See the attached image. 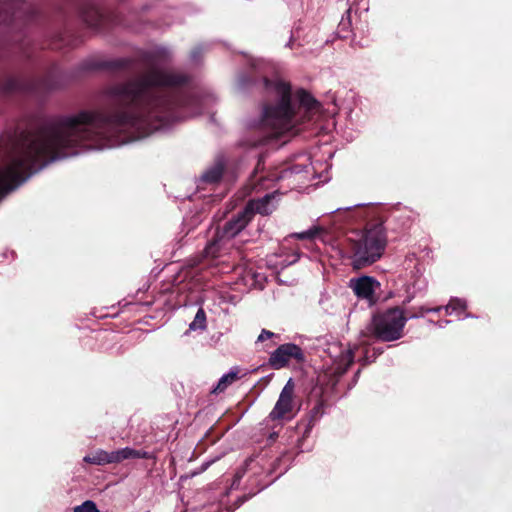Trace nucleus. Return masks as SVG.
<instances>
[{
  "instance_id": "1",
  "label": "nucleus",
  "mask_w": 512,
  "mask_h": 512,
  "mask_svg": "<svg viewBox=\"0 0 512 512\" xmlns=\"http://www.w3.org/2000/svg\"><path fill=\"white\" fill-rule=\"evenodd\" d=\"M186 81L182 73L151 66L108 89L113 104L122 108L113 114L82 110L1 138L0 200L50 162L125 144L165 127L182 104L173 89Z\"/></svg>"
},
{
  "instance_id": "2",
  "label": "nucleus",
  "mask_w": 512,
  "mask_h": 512,
  "mask_svg": "<svg viewBox=\"0 0 512 512\" xmlns=\"http://www.w3.org/2000/svg\"><path fill=\"white\" fill-rule=\"evenodd\" d=\"M265 89L275 98V103L264 106L261 129L267 138L297 133V126L318 107L317 102L305 91L296 93L293 101L291 88L285 81L276 78L264 79Z\"/></svg>"
},
{
  "instance_id": "3",
  "label": "nucleus",
  "mask_w": 512,
  "mask_h": 512,
  "mask_svg": "<svg viewBox=\"0 0 512 512\" xmlns=\"http://www.w3.org/2000/svg\"><path fill=\"white\" fill-rule=\"evenodd\" d=\"M385 246L386 235L383 227L379 225L350 238L354 267L361 268L376 262L382 256Z\"/></svg>"
},
{
  "instance_id": "4",
  "label": "nucleus",
  "mask_w": 512,
  "mask_h": 512,
  "mask_svg": "<svg viewBox=\"0 0 512 512\" xmlns=\"http://www.w3.org/2000/svg\"><path fill=\"white\" fill-rule=\"evenodd\" d=\"M407 319L403 309L395 307L375 316L371 323V330L376 337L383 341L398 340L403 335Z\"/></svg>"
},
{
  "instance_id": "5",
  "label": "nucleus",
  "mask_w": 512,
  "mask_h": 512,
  "mask_svg": "<svg viewBox=\"0 0 512 512\" xmlns=\"http://www.w3.org/2000/svg\"><path fill=\"white\" fill-rule=\"evenodd\" d=\"M251 211L243 210L237 217L228 221L215 239L209 242L204 250L205 257L215 258L220 255L227 242L235 237L251 220Z\"/></svg>"
},
{
  "instance_id": "6",
  "label": "nucleus",
  "mask_w": 512,
  "mask_h": 512,
  "mask_svg": "<svg viewBox=\"0 0 512 512\" xmlns=\"http://www.w3.org/2000/svg\"><path fill=\"white\" fill-rule=\"evenodd\" d=\"M131 458H147V452L137 451L129 447L111 452L100 449L85 456L83 460L89 464L106 465L120 463L123 460Z\"/></svg>"
},
{
  "instance_id": "7",
  "label": "nucleus",
  "mask_w": 512,
  "mask_h": 512,
  "mask_svg": "<svg viewBox=\"0 0 512 512\" xmlns=\"http://www.w3.org/2000/svg\"><path fill=\"white\" fill-rule=\"evenodd\" d=\"M294 384L292 379H289L283 387L279 398L269 413L268 419L271 421L290 420L294 416Z\"/></svg>"
},
{
  "instance_id": "8",
  "label": "nucleus",
  "mask_w": 512,
  "mask_h": 512,
  "mask_svg": "<svg viewBox=\"0 0 512 512\" xmlns=\"http://www.w3.org/2000/svg\"><path fill=\"white\" fill-rule=\"evenodd\" d=\"M291 358L302 360L303 354L300 349L295 344H283L279 346L270 356V364L275 369H280L284 367Z\"/></svg>"
},
{
  "instance_id": "9",
  "label": "nucleus",
  "mask_w": 512,
  "mask_h": 512,
  "mask_svg": "<svg viewBox=\"0 0 512 512\" xmlns=\"http://www.w3.org/2000/svg\"><path fill=\"white\" fill-rule=\"evenodd\" d=\"M380 284L373 277L361 276L358 278H352L349 281V287L359 298H363L372 301L376 290Z\"/></svg>"
},
{
  "instance_id": "10",
  "label": "nucleus",
  "mask_w": 512,
  "mask_h": 512,
  "mask_svg": "<svg viewBox=\"0 0 512 512\" xmlns=\"http://www.w3.org/2000/svg\"><path fill=\"white\" fill-rule=\"evenodd\" d=\"M278 196L277 191H274L257 200H251L245 207V210L251 211V218L254 213L268 215L276 208Z\"/></svg>"
},
{
  "instance_id": "11",
  "label": "nucleus",
  "mask_w": 512,
  "mask_h": 512,
  "mask_svg": "<svg viewBox=\"0 0 512 512\" xmlns=\"http://www.w3.org/2000/svg\"><path fill=\"white\" fill-rule=\"evenodd\" d=\"M442 309H443L442 306L435 307V308L420 307L419 312L409 316V318L422 317L427 312H439ZM444 309H445L446 313L449 315L458 310H465L466 309V301L463 299H459V298L451 299L450 302L444 307Z\"/></svg>"
},
{
  "instance_id": "12",
  "label": "nucleus",
  "mask_w": 512,
  "mask_h": 512,
  "mask_svg": "<svg viewBox=\"0 0 512 512\" xmlns=\"http://www.w3.org/2000/svg\"><path fill=\"white\" fill-rule=\"evenodd\" d=\"M222 173L223 165L221 163H217L202 175L201 181L210 184L215 183L221 178Z\"/></svg>"
},
{
  "instance_id": "13",
  "label": "nucleus",
  "mask_w": 512,
  "mask_h": 512,
  "mask_svg": "<svg viewBox=\"0 0 512 512\" xmlns=\"http://www.w3.org/2000/svg\"><path fill=\"white\" fill-rule=\"evenodd\" d=\"M353 359H354L353 350L347 349L339 357L337 371L339 373H344L348 369V367L353 363Z\"/></svg>"
},
{
  "instance_id": "14",
  "label": "nucleus",
  "mask_w": 512,
  "mask_h": 512,
  "mask_svg": "<svg viewBox=\"0 0 512 512\" xmlns=\"http://www.w3.org/2000/svg\"><path fill=\"white\" fill-rule=\"evenodd\" d=\"M237 372L230 371L227 374H224L218 381L217 386L214 389V392H223L229 385L237 380Z\"/></svg>"
},
{
  "instance_id": "15",
  "label": "nucleus",
  "mask_w": 512,
  "mask_h": 512,
  "mask_svg": "<svg viewBox=\"0 0 512 512\" xmlns=\"http://www.w3.org/2000/svg\"><path fill=\"white\" fill-rule=\"evenodd\" d=\"M206 329V314L202 308H199L193 321L189 325V330H205Z\"/></svg>"
},
{
  "instance_id": "16",
  "label": "nucleus",
  "mask_w": 512,
  "mask_h": 512,
  "mask_svg": "<svg viewBox=\"0 0 512 512\" xmlns=\"http://www.w3.org/2000/svg\"><path fill=\"white\" fill-rule=\"evenodd\" d=\"M323 231H324V229L321 226H313L306 231H303L300 233H295L292 236L296 237L298 239H302V240H304V239L312 240V239L316 238L317 236H319Z\"/></svg>"
},
{
  "instance_id": "17",
  "label": "nucleus",
  "mask_w": 512,
  "mask_h": 512,
  "mask_svg": "<svg viewBox=\"0 0 512 512\" xmlns=\"http://www.w3.org/2000/svg\"><path fill=\"white\" fill-rule=\"evenodd\" d=\"M301 172H302V168L298 165H295V166L283 169L279 174L273 175V177L276 179H288V178H290L294 175H297Z\"/></svg>"
},
{
  "instance_id": "18",
  "label": "nucleus",
  "mask_w": 512,
  "mask_h": 512,
  "mask_svg": "<svg viewBox=\"0 0 512 512\" xmlns=\"http://www.w3.org/2000/svg\"><path fill=\"white\" fill-rule=\"evenodd\" d=\"M74 512H100L93 501L87 500L81 505L74 507Z\"/></svg>"
},
{
  "instance_id": "19",
  "label": "nucleus",
  "mask_w": 512,
  "mask_h": 512,
  "mask_svg": "<svg viewBox=\"0 0 512 512\" xmlns=\"http://www.w3.org/2000/svg\"><path fill=\"white\" fill-rule=\"evenodd\" d=\"M274 336V333L268 330H262L261 334L258 336V341H264Z\"/></svg>"
},
{
  "instance_id": "20",
  "label": "nucleus",
  "mask_w": 512,
  "mask_h": 512,
  "mask_svg": "<svg viewBox=\"0 0 512 512\" xmlns=\"http://www.w3.org/2000/svg\"><path fill=\"white\" fill-rule=\"evenodd\" d=\"M265 182L266 180H263L262 183H259L258 186H259V189L263 188V187H266L265 186Z\"/></svg>"
},
{
  "instance_id": "21",
  "label": "nucleus",
  "mask_w": 512,
  "mask_h": 512,
  "mask_svg": "<svg viewBox=\"0 0 512 512\" xmlns=\"http://www.w3.org/2000/svg\"><path fill=\"white\" fill-rule=\"evenodd\" d=\"M85 21H86L87 23H89V25H95V24H96V23H94V22H92V21L88 20V18H86V17H85Z\"/></svg>"
}]
</instances>
